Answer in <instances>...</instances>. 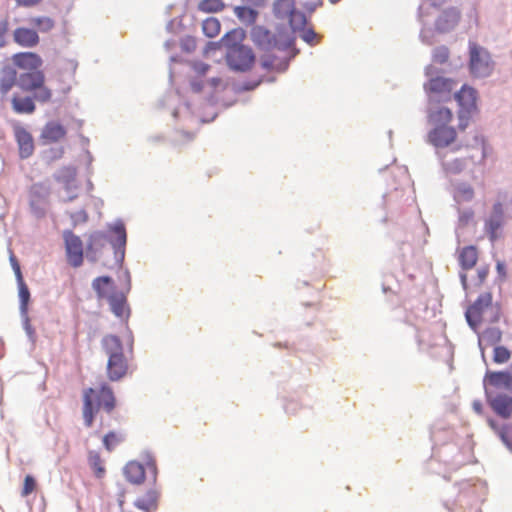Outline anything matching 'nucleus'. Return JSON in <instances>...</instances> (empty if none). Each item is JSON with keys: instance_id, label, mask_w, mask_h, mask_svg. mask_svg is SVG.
Segmentation results:
<instances>
[{"instance_id": "ea45409f", "label": "nucleus", "mask_w": 512, "mask_h": 512, "mask_svg": "<svg viewBox=\"0 0 512 512\" xmlns=\"http://www.w3.org/2000/svg\"><path fill=\"white\" fill-rule=\"evenodd\" d=\"M443 167L448 173L457 174L463 171L465 163L462 159H454L451 161H444Z\"/></svg>"}, {"instance_id": "09e8293b", "label": "nucleus", "mask_w": 512, "mask_h": 512, "mask_svg": "<svg viewBox=\"0 0 512 512\" xmlns=\"http://www.w3.org/2000/svg\"><path fill=\"white\" fill-rule=\"evenodd\" d=\"M147 468L153 472L154 474V477H156V474H157V466H156V462L154 460H149L147 462Z\"/></svg>"}, {"instance_id": "473e14b6", "label": "nucleus", "mask_w": 512, "mask_h": 512, "mask_svg": "<svg viewBox=\"0 0 512 512\" xmlns=\"http://www.w3.org/2000/svg\"><path fill=\"white\" fill-rule=\"evenodd\" d=\"M492 429H494L503 443L512 450V428L510 426L497 427L493 420L488 421Z\"/></svg>"}, {"instance_id": "603ef678", "label": "nucleus", "mask_w": 512, "mask_h": 512, "mask_svg": "<svg viewBox=\"0 0 512 512\" xmlns=\"http://www.w3.org/2000/svg\"><path fill=\"white\" fill-rule=\"evenodd\" d=\"M497 270H498L499 273H503L504 274V264L498 263L497 264Z\"/></svg>"}, {"instance_id": "cd10ccee", "label": "nucleus", "mask_w": 512, "mask_h": 512, "mask_svg": "<svg viewBox=\"0 0 512 512\" xmlns=\"http://www.w3.org/2000/svg\"><path fill=\"white\" fill-rule=\"evenodd\" d=\"M16 276H17L18 285H19V298H20V302H21V310L23 312H26L27 306H28V303L30 300V292H29L27 285L25 284V282L23 280L21 270L18 266L16 267Z\"/></svg>"}, {"instance_id": "f704fd0d", "label": "nucleus", "mask_w": 512, "mask_h": 512, "mask_svg": "<svg viewBox=\"0 0 512 512\" xmlns=\"http://www.w3.org/2000/svg\"><path fill=\"white\" fill-rule=\"evenodd\" d=\"M501 337L502 332L499 328H487L483 331L480 342H484L486 345H495L500 342Z\"/></svg>"}, {"instance_id": "2f4dec72", "label": "nucleus", "mask_w": 512, "mask_h": 512, "mask_svg": "<svg viewBox=\"0 0 512 512\" xmlns=\"http://www.w3.org/2000/svg\"><path fill=\"white\" fill-rule=\"evenodd\" d=\"M89 464L97 478H102L105 475L106 469L99 453H89Z\"/></svg>"}, {"instance_id": "5fc2aeb1", "label": "nucleus", "mask_w": 512, "mask_h": 512, "mask_svg": "<svg viewBox=\"0 0 512 512\" xmlns=\"http://www.w3.org/2000/svg\"><path fill=\"white\" fill-rule=\"evenodd\" d=\"M11 261H12L14 271L16 272V267L18 266L20 268V266L14 258H11Z\"/></svg>"}, {"instance_id": "b1692460", "label": "nucleus", "mask_w": 512, "mask_h": 512, "mask_svg": "<svg viewBox=\"0 0 512 512\" xmlns=\"http://www.w3.org/2000/svg\"><path fill=\"white\" fill-rule=\"evenodd\" d=\"M105 245V235L100 232L92 234L86 248V255L92 261H96L97 251L102 249Z\"/></svg>"}, {"instance_id": "aec40b11", "label": "nucleus", "mask_w": 512, "mask_h": 512, "mask_svg": "<svg viewBox=\"0 0 512 512\" xmlns=\"http://www.w3.org/2000/svg\"><path fill=\"white\" fill-rule=\"evenodd\" d=\"M34 100H36L34 96L19 97L14 95L11 99L12 109L18 114H32L36 109Z\"/></svg>"}, {"instance_id": "393cba45", "label": "nucleus", "mask_w": 512, "mask_h": 512, "mask_svg": "<svg viewBox=\"0 0 512 512\" xmlns=\"http://www.w3.org/2000/svg\"><path fill=\"white\" fill-rule=\"evenodd\" d=\"M452 119V111L445 107H440L429 114V122L435 125V127L442 125L447 126V124L450 123Z\"/></svg>"}, {"instance_id": "9b49d317", "label": "nucleus", "mask_w": 512, "mask_h": 512, "mask_svg": "<svg viewBox=\"0 0 512 512\" xmlns=\"http://www.w3.org/2000/svg\"><path fill=\"white\" fill-rule=\"evenodd\" d=\"M487 401L491 409L502 418L512 416V397L505 393H494L487 390Z\"/></svg>"}, {"instance_id": "412c9836", "label": "nucleus", "mask_w": 512, "mask_h": 512, "mask_svg": "<svg viewBox=\"0 0 512 512\" xmlns=\"http://www.w3.org/2000/svg\"><path fill=\"white\" fill-rule=\"evenodd\" d=\"M478 260V251L475 246H466L460 250L459 263L465 270L472 269Z\"/></svg>"}, {"instance_id": "864d4df0", "label": "nucleus", "mask_w": 512, "mask_h": 512, "mask_svg": "<svg viewBox=\"0 0 512 512\" xmlns=\"http://www.w3.org/2000/svg\"><path fill=\"white\" fill-rule=\"evenodd\" d=\"M42 188H43V187H42V185H41V184H34V185L32 186V192H36L37 190L42 189Z\"/></svg>"}, {"instance_id": "c756f323", "label": "nucleus", "mask_w": 512, "mask_h": 512, "mask_svg": "<svg viewBox=\"0 0 512 512\" xmlns=\"http://www.w3.org/2000/svg\"><path fill=\"white\" fill-rule=\"evenodd\" d=\"M474 197V190L469 184H459L454 191V199L458 203L471 201Z\"/></svg>"}, {"instance_id": "a878e982", "label": "nucleus", "mask_w": 512, "mask_h": 512, "mask_svg": "<svg viewBox=\"0 0 512 512\" xmlns=\"http://www.w3.org/2000/svg\"><path fill=\"white\" fill-rule=\"evenodd\" d=\"M294 10V0H276L273 3V13L278 19L288 18Z\"/></svg>"}, {"instance_id": "4468645a", "label": "nucleus", "mask_w": 512, "mask_h": 512, "mask_svg": "<svg viewBox=\"0 0 512 512\" xmlns=\"http://www.w3.org/2000/svg\"><path fill=\"white\" fill-rule=\"evenodd\" d=\"M13 41L23 48L36 47L40 42L37 30L28 27H17L13 31Z\"/></svg>"}, {"instance_id": "7c9ffc66", "label": "nucleus", "mask_w": 512, "mask_h": 512, "mask_svg": "<svg viewBox=\"0 0 512 512\" xmlns=\"http://www.w3.org/2000/svg\"><path fill=\"white\" fill-rule=\"evenodd\" d=\"M220 29L221 25L217 18L209 17L202 23V30L209 38L216 37L220 33Z\"/></svg>"}, {"instance_id": "4d7b16f0", "label": "nucleus", "mask_w": 512, "mask_h": 512, "mask_svg": "<svg viewBox=\"0 0 512 512\" xmlns=\"http://www.w3.org/2000/svg\"><path fill=\"white\" fill-rule=\"evenodd\" d=\"M123 503H124V501H123V500H120V501H119V505H120V506H123Z\"/></svg>"}, {"instance_id": "c9c22d12", "label": "nucleus", "mask_w": 512, "mask_h": 512, "mask_svg": "<svg viewBox=\"0 0 512 512\" xmlns=\"http://www.w3.org/2000/svg\"><path fill=\"white\" fill-rule=\"evenodd\" d=\"M124 439L125 436L122 433L111 431L103 437V445L107 451L111 452Z\"/></svg>"}, {"instance_id": "bb28decb", "label": "nucleus", "mask_w": 512, "mask_h": 512, "mask_svg": "<svg viewBox=\"0 0 512 512\" xmlns=\"http://www.w3.org/2000/svg\"><path fill=\"white\" fill-rule=\"evenodd\" d=\"M234 13L241 22L248 25L254 24L258 17V12L255 9L247 6L235 7Z\"/></svg>"}, {"instance_id": "e433bc0d", "label": "nucleus", "mask_w": 512, "mask_h": 512, "mask_svg": "<svg viewBox=\"0 0 512 512\" xmlns=\"http://www.w3.org/2000/svg\"><path fill=\"white\" fill-rule=\"evenodd\" d=\"M288 20L290 27L294 32L297 30H302L306 24L305 15L302 12L297 11L296 9L288 17Z\"/></svg>"}, {"instance_id": "0eeeda50", "label": "nucleus", "mask_w": 512, "mask_h": 512, "mask_svg": "<svg viewBox=\"0 0 512 512\" xmlns=\"http://www.w3.org/2000/svg\"><path fill=\"white\" fill-rule=\"evenodd\" d=\"M470 70L475 77L488 76L492 71L490 55L476 43H470Z\"/></svg>"}, {"instance_id": "c85d7f7f", "label": "nucleus", "mask_w": 512, "mask_h": 512, "mask_svg": "<svg viewBox=\"0 0 512 512\" xmlns=\"http://www.w3.org/2000/svg\"><path fill=\"white\" fill-rule=\"evenodd\" d=\"M30 23L36 28L37 32H49L55 26V21L48 16H37L30 19Z\"/></svg>"}, {"instance_id": "6e6552de", "label": "nucleus", "mask_w": 512, "mask_h": 512, "mask_svg": "<svg viewBox=\"0 0 512 512\" xmlns=\"http://www.w3.org/2000/svg\"><path fill=\"white\" fill-rule=\"evenodd\" d=\"M485 393L490 390L494 393H503L509 391L512 393V372L504 371H487L484 376Z\"/></svg>"}, {"instance_id": "6ab92c4d", "label": "nucleus", "mask_w": 512, "mask_h": 512, "mask_svg": "<svg viewBox=\"0 0 512 512\" xmlns=\"http://www.w3.org/2000/svg\"><path fill=\"white\" fill-rule=\"evenodd\" d=\"M66 136V129L58 122H48L41 133V138L49 143L57 142Z\"/></svg>"}, {"instance_id": "423d86ee", "label": "nucleus", "mask_w": 512, "mask_h": 512, "mask_svg": "<svg viewBox=\"0 0 512 512\" xmlns=\"http://www.w3.org/2000/svg\"><path fill=\"white\" fill-rule=\"evenodd\" d=\"M455 99L460 106L458 128L465 130L472 114L477 110V92L474 88L463 85L461 90L455 94Z\"/></svg>"}, {"instance_id": "49530a36", "label": "nucleus", "mask_w": 512, "mask_h": 512, "mask_svg": "<svg viewBox=\"0 0 512 512\" xmlns=\"http://www.w3.org/2000/svg\"><path fill=\"white\" fill-rule=\"evenodd\" d=\"M261 63L266 69H272L274 67V59L269 55L262 57Z\"/></svg>"}, {"instance_id": "ddd939ff", "label": "nucleus", "mask_w": 512, "mask_h": 512, "mask_svg": "<svg viewBox=\"0 0 512 512\" xmlns=\"http://www.w3.org/2000/svg\"><path fill=\"white\" fill-rule=\"evenodd\" d=\"M457 137L456 130L450 126H437L428 134V141L437 148H445L452 144Z\"/></svg>"}, {"instance_id": "20e7f679", "label": "nucleus", "mask_w": 512, "mask_h": 512, "mask_svg": "<svg viewBox=\"0 0 512 512\" xmlns=\"http://www.w3.org/2000/svg\"><path fill=\"white\" fill-rule=\"evenodd\" d=\"M92 287L99 299H106L112 312L117 317L128 315L126 296L116 289L114 281L109 276H100L93 280Z\"/></svg>"}, {"instance_id": "3c124183", "label": "nucleus", "mask_w": 512, "mask_h": 512, "mask_svg": "<svg viewBox=\"0 0 512 512\" xmlns=\"http://www.w3.org/2000/svg\"><path fill=\"white\" fill-rule=\"evenodd\" d=\"M488 274V270L487 269H481L478 271V275H479V278L481 281H484V279L486 278Z\"/></svg>"}, {"instance_id": "dca6fc26", "label": "nucleus", "mask_w": 512, "mask_h": 512, "mask_svg": "<svg viewBox=\"0 0 512 512\" xmlns=\"http://www.w3.org/2000/svg\"><path fill=\"white\" fill-rule=\"evenodd\" d=\"M424 88L429 94L445 95L453 90L454 81L444 77H435L430 79Z\"/></svg>"}, {"instance_id": "13d9d810", "label": "nucleus", "mask_w": 512, "mask_h": 512, "mask_svg": "<svg viewBox=\"0 0 512 512\" xmlns=\"http://www.w3.org/2000/svg\"><path fill=\"white\" fill-rule=\"evenodd\" d=\"M188 138H189V140H191L193 138V136L189 134Z\"/></svg>"}, {"instance_id": "58836bf2", "label": "nucleus", "mask_w": 512, "mask_h": 512, "mask_svg": "<svg viewBox=\"0 0 512 512\" xmlns=\"http://www.w3.org/2000/svg\"><path fill=\"white\" fill-rule=\"evenodd\" d=\"M511 358V352L504 346H496L493 353V361L497 364H504Z\"/></svg>"}, {"instance_id": "7ed1b4c3", "label": "nucleus", "mask_w": 512, "mask_h": 512, "mask_svg": "<svg viewBox=\"0 0 512 512\" xmlns=\"http://www.w3.org/2000/svg\"><path fill=\"white\" fill-rule=\"evenodd\" d=\"M101 344L108 356L106 371L109 380H121L128 372V361L124 355L120 339L115 335H106Z\"/></svg>"}, {"instance_id": "72a5a7b5", "label": "nucleus", "mask_w": 512, "mask_h": 512, "mask_svg": "<svg viewBox=\"0 0 512 512\" xmlns=\"http://www.w3.org/2000/svg\"><path fill=\"white\" fill-rule=\"evenodd\" d=\"M225 8L221 0H201L198 3V10L204 13H217Z\"/></svg>"}, {"instance_id": "4c0bfd02", "label": "nucleus", "mask_w": 512, "mask_h": 512, "mask_svg": "<svg viewBox=\"0 0 512 512\" xmlns=\"http://www.w3.org/2000/svg\"><path fill=\"white\" fill-rule=\"evenodd\" d=\"M112 231L116 236V239L112 244L115 247H124L127 239L124 225L122 223L115 224L112 228Z\"/></svg>"}, {"instance_id": "2eb2a0df", "label": "nucleus", "mask_w": 512, "mask_h": 512, "mask_svg": "<svg viewBox=\"0 0 512 512\" xmlns=\"http://www.w3.org/2000/svg\"><path fill=\"white\" fill-rule=\"evenodd\" d=\"M504 222V211L500 202L495 203L493 211L489 219L485 223V230L489 235L491 242H494L498 237V230L502 227Z\"/></svg>"}, {"instance_id": "f03ea898", "label": "nucleus", "mask_w": 512, "mask_h": 512, "mask_svg": "<svg viewBox=\"0 0 512 512\" xmlns=\"http://www.w3.org/2000/svg\"><path fill=\"white\" fill-rule=\"evenodd\" d=\"M116 405V399L112 389L103 384L99 390L87 388L83 391V407L82 416L86 427L93 425L95 415L102 407L106 412L110 413Z\"/></svg>"}, {"instance_id": "37998d69", "label": "nucleus", "mask_w": 512, "mask_h": 512, "mask_svg": "<svg viewBox=\"0 0 512 512\" xmlns=\"http://www.w3.org/2000/svg\"><path fill=\"white\" fill-rule=\"evenodd\" d=\"M317 37V34L312 29L303 30L301 34V38L310 45L318 42Z\"/></svg>"}, {"instance_id": "39448f33", "label": "nucleus", "mask_w": 512, "mask_h": 512, "mask_svg": "<svg viewBox=\"0 0 512 512\" xmlns=\"http://www.w3.org/2000/svg\"><path fill=\"white\" fill-rule=\"evenodd\" d=\"M466 319L472 328H476L484 322L495 323L499 321L500 307L493 304L490 292L479 295L477 300L467 309Z\"/></svg>"}, {"instance_id": "de8ad7c7", "label": "nucleus", "mask_w": 512, "mask_h": 512, "mask_svg": "<svg viewBox=\"0 0 512 512\" xmlns=\"http://www.w3.org/2000/svg\"><path fill=\"white\" fill-rule=\"evenodd\" d=\"M194 69L197 73L199 74H205L207 72V70L209 69V65L205 64V63H196L194 65Z\"/></svg>"}, {"instance_id": "a211bd4d", "label": "nucleus", "mask_w": 512, "mask_h": 512, "mask_svg": "<svg viewBox=\"0 0 512 512\" xmlns=\"http://www.w3.org/2000/svg\"><path fill=\"white\" fill-rule=\"evenodd\" d=\"M460 19V12L456 8L445 10L437 19L436 27L441 32L454 28Z\"/></svg>"}, {"instance_id": "a18cd8bd", "label": "nucleus", "mask_w": 512, "mask_h": 512, "mask_svg": "<svg viewBox=\"0 0 512 512\" xmlns=\"http://www.w3.org/2000/svg\"><path fill=\"white\" fill-rule=\"evenodd\" d=\"M18 7L31 8L39 5L43 0H15Z\"/></svg>"}, {"instance_id": "9d476101", "label": "nucleus", "mask_w": 512, "mask_h": 512, "mask_svg": "<svg viewBox=\"0 0 512 512\" xmlns=\"http://www.w3.org/2000/svg\"><path fill=\"white\" fill-rule=\"evenodd\" d=\"M68 262L73 267H79L83 263V243L77 235L71 231L63 234Z\"/></svg>"}, {"instance_id": "f3484780", "label": "nucleus", "mask_w": 512, "mask_h": 512, "mask_svg": "<svg viewBox=\"0 0 512 512\" xmlns=\"http://www.w3.org/2000/svg\"><path fill=\"white\" fill-rule=\"evenodd\" d=\"M125 478L132 484L139 485L145 480V468L137 461L128 462L123 470Z\"/></svg>"}, {"instance_id": "6e6d98bb", "label": "nucleus", "mask_w": 512, "mask_h": 512, "mask_svg": "<svg viewBox=\"0 0 512 512\" xmlns=\"http://www.w3.org/2000/svg\"><path fill=\"white\" fill-rule=\"evenodd\" d=\"M26 328H27L28 333H30V334H31V328H30V326H29V325H27V327H26Z\"/></svg>"}, {"instance_id": "1a4fd4ad", "label": "nucleus", "mask_w": 512, "mask_h": 512, "mask_svg": "<svg viewBox=\"0 0 512 512\" xmlns=\"http://www.w3.org/2000/svg\"><path fill=\"white\" fill-rule=\"evenodd\" d=\"M227 61L231 68L245 71L251 67L254 62V55L250 48L245 46H234L227 54Z\"/></svg>"}, {"instance_id": "a19ab883", "label": "nucleus", "mask_w": 512, "mask_h": 512, "mask_svg": "<svg viewBox=\"0 0 512 512\" xmlns=\"http://www.w3.org/2000/svg\"><path fill=\"white\" fill-rule=\"evenodd\" d=\"M36 487H37V483H36L35 478L31 475H26V477L24 478V483H23V487L21 490V496L27 497L28 495H30L32 492L35 491Z\"/></svg>"}, {"instance_id": "4be33fe9", "label": "nucleus", "mask_w": 512, "mask_h": 512, "mask_svg": "<svg viewBox=\"0 0 512 512\" xmlns=\"http://www.w3.org/2000/svg\"><path fill=\"white\" fill-rule=\"evenodd\" d=\"M159 493L156 490L147 491L146 495L135 501L134 505L140 510L152 512L157 509Z\"/></svg>"}, {"instance_id": "5701e85b", "label": "nucleus", "mask_w": 512, "mask_h": 512, "mask_svg": "<svg viewBox=\"0 0 512 512\" xmlns=\"http://www.w3.org/2000/svg\"><path fill=\"white\" fill-rule=\"evenodd\" d=\"M251 37L253 42L265 49H269L273 46V37L271 33L262 26H256L251 31Z\"/></svg>"}, {"instance_id": "f257e3e1", "label": "nucleus", "mask_w": 512, "mask_h": 512, "mask_svg": "<svg viewBox=\"0 0 512 512\" xmlns=\"http://www.w3.org/2000/svg\"><path fill=\"white\" fill-rule=\"evenodd\" d=\"M14 66L5 65L0 72V94L6 97L11 89L18 86L26 92H34L37 101L51 100L52 91L45 85V75L40 70L42 58L34 52H18L12 55Z\"/></svg>"}, {"instance_id": "8fccbe9b", "label": "nucleus", "mask_w": 512, "mask_h": 512, "mask_svg": "<svg viewBox=\"0 0 512 512\" xmlns=\"http://www.w3.org/2000/svg\"><path fill=\"white\" fill-rule=\"evenodd\" d=\"M472 407L476 413H478V414L482 413L483 405L480 401H474L472 404Z\"/></svg>"}, {"instance_id": "f8f14e48", "label": "nucleus", "mask_w": 512, "mask_h": 512, "mask_svg": "<svg viewBox=\"0 0 512 512\" xmlns=\"http://www.w3.org/2000/svg\"><path fill=\"white\" fill-rule=\"evenodd\" d=\"M13 133L18 144L20 157L22 159L29 158L35 149L32 135L19 123L13 124Z\"/></svg>"}, {"instance_id": "c03bdc74", "label": "nucleus", "mask_w": 512, "mask_h": 512, "mask_svg": "<svg viewBox=\"0 0 512 512\" xmlns=\"http://www.w3.org/2000/svg\"><path fill=\"white\" fill-rule=\"evenodd\" d=\"M9 29L8 18L0 20V47L5 45V36Z\"/></svg>"}, {"instance_id": "79ce46f5", "label": "nucleus", "mask_w": 512, "mask_h": 512, "mask_svg": "<svg viewBox=\"0 0 512 512\" xmlns=\"http://www.w3.org/2000/svg\"><path fill=\"white\" fill-rule=\"evenodd\" d=\"M449 58V49L445 46L437 47L433 53V60L437 63L443 64Z\"/></svg>"}]
</instances>
